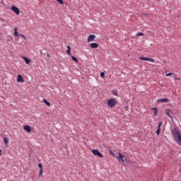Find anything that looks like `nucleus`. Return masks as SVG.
Here are the masks:
<instances>
[{
  "label": "nucleus",
  "mask_w": 181,
  "mask_h": 181,
  "mask_svg": "<svg viewBox=\"0 0 181 181\" xmlns=\"http://www.w3.org/2000/svg\"><path fill=\"white\" fill-rule=\"evenodd\" d=\"M43 103H45V104H46L47 107H50V103H49V101H47V100L44 99Z\"/></svg>",
  "instance_id": "a211bd4d"
},
{
  "label": "nucleus",
  "mask_w": 181,
  "mask_h": 181,
  "mask_svg": "<svg viewBox=\"0 0 181 181\" xmlns=\"http://www.w3.org/2000/svg\"><path fill=\"white\" fill-rule=\"evenodd\" d=\"M166 115H168V117H170V110H167Z\"/></svg>",
  "instance_id": "412c9836"
},
{
  "label": "nucleus",
  "mask_w": 181,
  "mask_h": 181,
  "mask_svg": "<svg viewBox=\"0 0 181 181\" xmlns=\"http://www.w3.org/2000/svg\"><path fill=\"white\" fill-rule=\"evenodd\" d=\"M99 45L98 43H91L90 44V47L91 49H97Z\"/></svg>",
  "instance_id": "f8f14e48"
},
{
  "label": "nucleus",
  "mask_w": 181,
  "mask_h": 181,
  "mask_svg": "<svg viewBox=\"0 0 181 181\" xmlns=\"http://www.w3.org/2000/svg\"><path fill=\"white\" fill-rule=\"evenodd\" d=\"M11 11H13V12H14V13H16L17 15H19V13H21V11H19L18 8L16 7V6H12Z\"/></svg>",
  "instance_id": "20e7f679"
},
{
  "label": "nucleus",
  "mask_w": 181,
  "mask_h": 181,
  "mask_svg": "<svg viewBox=\"0 0 181 181\" xmlns=\"http://www.w3.org/2000/svg\"><path fill=\"white\" fill-rule=\"evenodd\" d=\"M175 80H180V78H175Z\"/></svg>",
  "instance_id": "2f4dec72"
},
{
  "label": "nucleus",
  "mask_w": 181,
  "mask_h": 181,
  "mask_svg": "<svg viewBox=\"0 0 181 181\" xmlns=\"http://www.w3.org/2000/svg\"><path fill=\"white\" fill-rule=\"evenodd\" d=\"M23 129H25L26 132H30V131H32V129L28 125H25Z\"/></svg>",
  "instance_id": "9b49d317"
},
{
  "label": "nucleus",
  "mask_w": 181,
  "mask_h": 181,
  "mask_svg": "<svg viewBox=\"0 0 181 181\" xmlns=\"http://www.w3.org/2000/svg\"><path fill=\"white\" fill-rule=\"evenodd\" d=\"M66 54H69V56H71V47L70 45L67 46Z\"/></svg>",
  "instance_id": "ddd939ff"
},
{
  "label": "nucleus",
  "mask_w": 181,
  "mask_h": 181,
  "mask_svg": "<svg viewBox=\"0 0 181 181\" xmlns=\"http://www.w3.org/2000/svg\"><path fill=\"white\" fill-rule=\"evenodd\" d=\"M43 175V170H40L39 176H42Z\"/></svg>",
  "instance_id": "b1692460"
},
{
  "label": "nucleus",
  "mask_w": 181,
  "mask_h": 181,
  "mask_svg": "<svg viewBox=\"0 0 181 181\" xmlns=\"http://www.w3.org/2000/svg\"><path fill=\"white\" fill-rule=\"evenodd\" d=\"M47 57H50V54H47Z\"/></svg>",
  "instance_id": "c756f323"
},
{
  "label": "nucleus",
  "mask_w": 181,
  "mask_h": 181,
  "mask_svg": "<svg viewBox=\"0 0 181 181\" xmlns=\"http://www.w3.org/2000/svg\"><path fill=\"white\" fill-rule=\"evenodd\" d=\"M17 81L18 83H23V81H25V80L23 79V77H22L21 75H18Z\"/></svg>",
  "instance_id": "9d476101"
},
{
  "label": "nucleus",
  "mask_w": 181,
  "mask_h": 181,
  "mask_svg": "<svg viewBox=\"0 0 181 181\" xmlns=\"http://www.w3.org/2000/svg\"><path fill=\"white\" fill-rule=\"evenodd\" d=\"M112 94H113V95H118V93L115 90H112Z\"/></svg>",
  "instance_id": "5701e85b"
},
{
  "label": "nucleus",
  "mask_w": 181,
  "mask_h": 181,
  "mask_svg": "<svg viewBox=\"0 0 181 181\" xmlns=\"http://www.w3.org/2000/svg\"><path fill=\"white\" fill-rule=\"evenodd\" d=\"M124 158H125V156H124L121 153H119V156H116V159H117V160H122V162H125Z\"/></svg>",
  "instance_id": "423d86ee"
},
{
  "label": "nucleus",
  "mask_w": 181,
  "mask_h": 181,
  "mask_svg": "<svg viewBox=\"0 0 181 181\" xmlns=\"http://www.w3.org/2000/svg\"><path fill=\"white\" fill-rule=\"evenodd\" d=\"M157 103H169V99L168 98H160L157 100Z\"/></svg>",
  "instance_id": "1a4fd4ad"
},
{
  "label": "nucleus",
  "mask_w": 181,
  "mask_h": 181,
  "mask_svg": "<svg viewBox=\"0 0 181 181\" xmlns=\"http://www.w3.org/2000/svg\"><path fill=\"white\" fill-rule=\"evenodd\" d=\"M61 5H63V0H57Z\"/></svg>",
  "instance_id": "393cba45"
},
{
  "label": "nucleus",
  "mask_w": 181,
  "mask_h": 181,
  "mask_svg": "<svg viewBox=\"0 0 181 181\" xmlns=\"http://www.w3.org/2000/svg\"><path fill=\"white\" fill-rule=\"evenodd\" d=\"M94 39H95V35H90L88 37V42H94Z\"/></svg>",
  "instance_id": "0eeeda50"
},
{
  "label": "nucleus",
  "mask_w": 181,
  "mask_h": 181,
  "mask_svg": "<svg viewBox=\"0 0 181 181\" xmlns=\"http://www.w3.org/2000/svg\"><path fill=\"white\" fill-rule=\"evenodd\" d=\"M116 104L117 100L115 98L110 99L107 103V105L110 107V108H113V107H115Z\"/></svg>",
  "instance_id": "f03ea898"
},
{
  "label": "nucleus",
  "mask_w": 181,
  "mask_h": 181,
  "mask_svg": "<svg viewBox=\"0 0 181 181\" xmlns=\"http://www.w3.org/2000/svg\"><path fill=\"white\" fill-rule=\"evenodd\" d=\"M105 76V74L104 72L100 73V77H104Z\"/></svg>",
  "instance_id": "bb28decb"
},
{
  "label": "nucleus",
  "mask_w": 181,
  "mask_h": 181,
  "mask_svg": "<svg viewBox=\"0 0 181 181\" xmlns=\"http://www.w3.org/2000/svg\"><path fill=\"white\" fill-rule=\"evenodd\" d=\"M136 36H144V33H139L136 35Z\"/></svg>",
  "instance_id": "cd10ccee"
},
{
  "label": "nucleus",
  "mask_w": 181,
  "mask_h": 181,
  "mask_svg": "<svg viewBox=\"0 0 181 181\" xmlns=\"http://www.w3.org/2000/svg\"><path fill=\"white\" fill-rule=\"evenodd\" d=\"M38 167L40 168V170H43V165H42V163H39Z\"/></svg>",
  "instance_id": "4be33fe9"
},
{
  "label": "nucleus",
  "mask_w": 181,
  "mask_h": 181,
  "mask_svg": "<svg viewBox=\"0 0 181 181\" xmlns=\"http://www.w3.org/2000/svg\"><path fill=\"white\" fill-rule=\"evenodd\" d=\"M140 60H146V62H151V63H155V59H153L152 58L141 57Z\"/></svg>",
  "instance_id": "39448f33"
},
{
  "label": "nucleus",
  "mask_w": 181,
  "mask_h": 181,
  "mask_svg": "<svg viewBox=\"0 0 181 181\" xmlns=\"http://www.w3.org/2000/svg\"><path fill=\"white\" fill-rule=\"evenodd\" d=\"M92 153H93L95 156H99V158H104L103 153H100L99 151L97 149L92 150Z\"/></svg>",
  "instance_id": "7ed1b4c3"
},
{
  "label": "nucleus",
  "mask_w": 181,
  "mask_h": 181,
  "mask_svg": "<svg viewBox=\"0 0 181 181\" xmlns=\"http://www.w3.org/2000/svg\"><path fill=\"white\" fill-rule=\"evenodd\" d=\"M154 111V115H158V107H153L151 108Z\"/></svg>",
  "instance_id": "2eb2a0df"
},
{
  "label": "nucleus",
  "mask_w": 181,
  "mask_h": 181,
  "mask_svg": "<svg viewBox=\"0 0 181 181\" xmlns=\"http://www.w3.org/2000/svg\"><path fill=\"white\" fill-rule=\"evenodd\" d=\"M19 36H21V37H23V39L24 40H26V37H25L24 35H23V34H19Z\"/></svg>",
  "instance_id": "aec40b11"
},
{
  "label": "nucleus",
  "mask_w": 181,
  "mask_h": 181,
  "mask_svg": "<svg viewBox=\"0 0 181 181\" xmlns=\"http://www.w3.org/2000/svg\"><path fill=\"white\" fill-rule=\"evenodd\" d=\"M173 138L175 142L181 146V131L177 128H175L171 131Z\"/></svg>",
  "instance_id": "f257e3e1"
},
{
  "label": "nucleus",
  "mask_w": 181,
  "mask_h": 181,
  "mask_svg": "<svg viewBox=\"0 0 181 181\" xmlns=\"http://www.w3.org/2000/svg\"><path fill=\"white\" fill-rule=\"evenodd\" d=\"M14 36H19V33H18V28H14Z\"/></svg>",
  "instance_id": "dca6fc26"
},
{
  "label": "nucleus",
  "mask_w": 181,
  "mask_h": 181,
  "mask_svg": "<svg viewBox=\"0 0 181 181\" xmlns=\"http://www.w3.org/2000/svg\"><path fill=\"white\" fill-rule=\"evenodd\" d=\"M23 59V60L25 61V62L26 63V64H30V59H29L28 57H22Z\"/></svg>",
  "instance_id": "4468645a"
},
{
  "label": "nucleus",
  "mask_w": 181,
  "mask_h": 181,
  "mask_svg": "<svg viewBox=\"0 0 181 181\" xmlns=\"http://www.w3.org/2000/svg\"><path fill=\"white\" fill-rule=\"evenodd\" d=\"M72 60H74V62H76V63H78V59H77V58H76V57L70 55Z\"/></svg>",
  "instance_id": "f3484780"
},
{
  "label": "nucleus",
  "mask_w": 181,
  "mask_h": 181,
  "mask_svg": "<svg viewBox=\"0 0 181 181\" xmlns=\"http://www.w3.org/2000/svg\"><path fill=\"white\" fill-rule=\"evenodd\" d=\"M110 155H112V156H115V155L114 154V153H112V151H110Z\"/></svg>",
  "instance_id": "c85d7f7f"
},
{
  "label": "nucleus",
  "mask_w": 181,
  "mask_h": 181,
  "mask_svg": "<svg viewBox=\"0 0 181 181\" xmlns=\"http://www.w3.org/2000/svg\"><path fill=\"white\" fill-rule=\"evenodd\" d=\"M163 122H160L159 124H158V129L156 131V134L157 135H159V134H160V127H162L163 125Z\"/></svg>",
  "instance_id": "6e6552de"
},
{
  "label": "nucleus",
  "mask_w": 181,
  "mask_h": 181,
  "mask_svg": "<svg viewBox=\"0 0 181 181\" xmlns=\"http://www.w3.org/2000/svg\"><path fill=\"white\" fill-rule=\"evenodd\" d=\"M4 142L5 145H8V144H9V141H8V139L6 137L4 139Z\"/></svg>",
  "instance_id": "6ab92c4d"
},
{
  "label": "nucleus",
  "mask_w": 181,
  "mask_h": 181,
  "mask_svg": "<svg viewBox=\"0 0 181 181\" xmlns=\"http://www.w3.org/2000/svg\"><path fill=\"white\" fill-rule=\"evenodd\" d=\"M172 75H173V73H168L165 74L166 77H169V76H172Z\"/></svg>",
  "instance_id": "a878e982"
},
{
  "label": "nucleus",
  "mask_w": 181,
  "mask_h": 181,
  "mask_svg": "<svg viewBox=\"0 0 181 181\" xmlns=\"http://www.w3.org/2000/svg\"><path fill=\"white\" fill-rule=\"evenodd\" d=\"M1 153H2V151L1 150H0V156H1Z\"/></svg>",
  "instance_id": "7c9ffc66"
}]
</instances>
